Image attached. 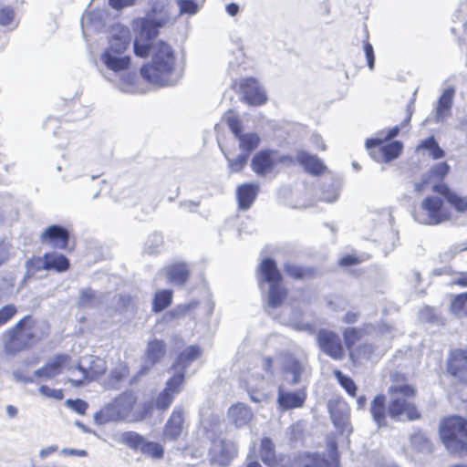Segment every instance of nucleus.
Segmentation results:
<instances>
[{
    "instance_id": "obj_1",
    "label": "nucleus",
    "mask_w": 467,
    "mask_h": 467,
    "mask_svg": "<svg viewBox=\"0 0 467 467\" xmlns=\"http://www.w3.org/2000/svg\"><path fill=\"white\" fill-rule=\"evenodd\" d=\"M389 381L390 385L387 390L389 402L383 393L377 394L370 402L369 412L378 428L387 427L388 418L400 420L404 417L409 421L419 420L421 412L413 401L418 390L410 382L408 375L394 371L389 374Z\"/></svg>"
},
{
    "instance_id": "obj_2",
    "label": "nucleus",
    "mask_w": 467,
    "mask_h": 467,
    "mask_svg": "<svg viewBox=\"0 0 467 467\" xmlns=\"http://www.w3.org/2000/svg\"><path fill=\"white\" fill-rule=\"evenodd\" d=\"M50 336V325L33 315H26L2 335V348L6 356L16 357L32 348Z\"/></svg>"
},
{
    "instance_id": "obj_3",
    "label": "nucleus",
    "mask_w": 467,
    "mask_h": 467,
    "mask_svg": "<svg viewBox=\"0 0 467 467\" xmlns=\"http://www.w3.org/2000/svg\"><path fill=\"white\" fill-rule=\"evenodd\" d=\"M149 43V52L151 51L150 63L140 68V74L148 82L159 86H174L182 78V70L176 66L173 49L162 40Z\"/></svg>"
},
{
    "instance_id": "obj_4",
    "label": "nucleus",
    "mask_w": 467,
    "mask_h": 467,
    "mask_svg": "<svg viewBox=\"0 0 467 467\" xmlns=\"http://www.w3.org/2000/svg\"><path fill=\"white\" fill-rule=\"evenodd\" d=\"M151 11L148 18L141 23V28L134 40V53L136 56L145 57L149 52V43L150 39L158 35V29L162 27L170 21V13L168 9L169 0H150Z\"/></svg>"
},
{
    "instance_id": "obj_5",
    "label": "nucleus",
    "mask_w": 467,
    "mask_h": 467,
    "mask_svg": "<svg viewBox=\"0 0 467 467\" xmlns=\"http://www.w3.org/2000/svg\"><path fill=\"white\" fill-rule=\"evenodd\" d=\"M439 435L451 453L467 455V418L458 414L443 417L440 422Z\"/></svg>"
},
{
    "instance_id": "obj_6",
    "label": "nucleus",
    "mask_w": 467,
    "mask_h": 467,
    "mask_svg": "<svg viewBox=\"0 0 467 467\" xmlns=\"http://www.w3.org/2000/svg\"><path fill=\"white\" fill-rule=\"evenodd\" d=\"M400 132L398 126L390 129L386 135L381 131L376 138L366 141V148L369 155L379 162H389L399 157L402 150L401 142L395 140L388 144L383 142L395 138Z\"/></svg>"
},
{
    "instance_id": "obj_7",
    "label": "nucleus",
    "mask_w": 467,
    "mask_h": 467,
    "mask_svg": "<svg viewBox=\"0 0 467 467\" xmlns=\"http://www.w3.org/2000/svg\"><path fill=\"white\" fill-rule=\"evenodd\" d=\"M258 271L261 283L269 285L267 292V306L276 309L284 305L288 297V289L283 285V278L276 265H260Z\"/></svg>"
},
{
    "instance_id": "obj_8",
    "label": "nucleus",
    "mask_w": 467,
    "mask_h": 467,
    "mask_svg": "<svg viewBox=\"0 0 467 467\" xmlns=\"http://www.w3.org/2000/svg\"><path fill=\"white\" fill-rule=\"evenodd\" d=\"M365 333V329L356 327H348L342 332V341L345 349L348 350V357L354 363L363 358H370L375 351V347L372 343L364 342L357 345L363 338Z\"/></svg>"
},
{
    "instance_id": "obj_9",
    "label": "nucleus",
    "mask_w": 467,
    "mask_h": 467,
    "mask_svg": "<svg viewBox=\"0 0 467 467\" xmlns=\"http://www.w3.org/2000/svg\"><path fill=\"white\" fill-rule=\"evenodd\" d=\"M119 440L130 450L140 451L142 455L152 460H161L164 457L165 450L161 443L149 441L136 431H124L121 433Z\"/></svg>"
},
{
    "instance_id": "obj_10",
    "label": "nucleus",
    "mask_w": 467,
    "mask_h": 467,
    "mask_svg": "<svg viewBox=\"0 0 467 467\" xmlns=\"http://www.w3.org/2000/svg\"><path fill=\"white\" fill-rule=\"evenodd\" d=\"M443 201L438 196L426 197L420 205V210L414 213L415 220L422 224L436 225L449 219L442 209Z\"/></svg>"
},
{
    "instance_id": "obj_11",
    "label": "nucleus",
    "mask_w": 467,
    "mask_h": 467,
    "mask_svg": "<svg viewBox=\"0 0 467 467\" xmlns=\"http://www.w3.org/2000/svg\"><path fill=\"white\" fill-rule=\"evenodd\" d=\"M317 343L320 350L334 360H341L346 356L342 338L336 331L321 328L317 334Z\"/></svg>"
},
{
    "instance_id": "obj_12",
    "label": "nucleus",
    "mask_w": 467,
    "mask_h": 467,
    "mask_svg": "<svg viewBox=\"0 0 467 467\" xmlns=\"http://www.w3.org/2000/svg\"><path fill=\"white\" fill-rule=\"evenodd\" d=\"M188 424L185 410L182 407H175L163 426L162 439L164 441H176L187 434Z\"/></svg>"
},
{
    "instance_id": "obj_13",
    "label": "nucleus",
    "mask_w": 467,
    "mask_h": 467,
    "mask_svg": "<svg viewBox=\"0 0 467 467\" xmlns=\"http://www.w3.org/2000/svg\"><path fill=\"white\" fill-rule=\"evenodd\" d=\"M184 384V372L174 373L166 381L164 389L157 395L154 406L161 411H166L172 404L175 397L182 391Z\"/></svg>"
},
{
    "instance_id": "obj_14",
    "label": "nucleus",
    "mask_w": 467,
    "mask_h": 467,
    "mask_svg": "<svg viewBox=\"0 0 467 467\" xmlns=\"http://www.w3.org/2000/svg\"><path fill=\"white\" fill-rule=\"evenodd\" d=\"M446 370L458 383L467 385V348H453L449 352Z\"/></svg>"
},
{
    "instance_id": "obj_15",
    "label": "nucleus",
    "mask_w": 467,
    "mask_h": 467,
    "mask_svg": "<svg viewBox=\"0 0 467 467\" xmlns=\"http://www.w3.org/2000/svg\"><path fill=\"white\" fill-rule=\"evenodd\" d=\"M72 357L67 353H57L49 358L41 368L35 371V376L39 379H52L61 374L65 369L69 370Z\"/></svg>"
},
{
    "instance_id": "obj_16",
    "label": "nucleus",
    "mask_w": 467,
    "mask_h": 467,
    "mask_svg": "<svg viewBox=\"0 0 467 467\" xmlns=\"http://www.w3.org/2000/svg\"><path fill=\"white\" fill-rule=\"evenodd\" d=\"M137 402V395L132 390H126L114 398L106 409L117 418L121 419L133 411Z\"/></svg>"
},
{
    "instance_id": "obj_17",
    "label": "nucleus",
    "mask_w": 467,
    "mask_h": 467,
    "mask_svg": "<svg viewBox=\"0 0 467 467\" xmlns=\"http://www.w3.org/2000/svg\"><path fill=\"white\" fill-rule=\"evenodd\" d=\"M236 454L237 449L234 442L219 439L213 441V447L210 451V462L220 466H227Z\"/></svg>"
},
{
    "instance_id": "obj_18",
    "label": "nucleus",
    "mask_w": 467,
    "mask_h": 467,
    "mask_svg": "<svg viewBox=\"0 0 467 467\" xmlns=\"http://www.w3.org/2000/svg\"><path fill=\"white\" fill-rule=\"evenodd\" d=\"M307 399L306 387H302L296 391H288L283 386L278 388L277 404L280 410H289L304 407Z\"/></svg>"
},
{
    "instance_id": "obj_19",
    "label": "nucleus",
    "mask_w": 467,
    "mask_h": 467,
    "mask_svg": "<svg viewBox=\"0 0 467 467\" xmlns=\"http://www.w3.org/2000/svg\"><path fill=\"white\" fill-rule=\"evenodd\" d=\"M276 165V150H261L255 153L251 161L252 170L259 176H265L273 171Z\"/></svg>"
},
{
    "instance_id": "obj_20",
    "label": "nucleus",
    "mask_w": 467,
    "mask_h": 467,
    "mask_svg": "<svg viewBox=\"0 0 467 467\" xmlns=\"http://www.w3.org/2000/svg\"><path fill=\"white\" fill-rule=\"evenodd\" d=\"M42 244L55 248H67L69 241V232L63 226L53 224L44 230L40 235Z\"/></svg>"
},
{
    "instance_id": "obj_21",
    "label": "nucleus",
    "mask_w": 467,
    "mask_h": 467,
    "mask_svg": "<svg viewBox=\"0 0 467 467\" xmlns=\"http://www.w3.org/2000/svg\"><path fill=\"white\" fill-rule=\"evenodd\" d=\"M240 87L244 99L248 104L257 106L266 102V93L257 79L254 78L243 79Z\"/></svg>"
},
{
    "instance_id": "obj_22",
    "label": "nucleus",
    "mask_w": 467,
    "mask_h": 467,
    "mask_svg": "<svg viewBox=\"0 0 467 467\" xmlns=\"http://www.w3.org/2000/svg\"><path fill=\"white\" fill-rule=\"evenodd\" d=\"M102 64L113 74H120L126 71L130 65V57L125 54H118L112 49H105L100 56Z\"/></svg>"
},
{
    "instance_id": "obj_23",
    "label": "nucleus",
    "mask_w": 467,
    "mask_h": 467,
    "mask_svg": "<svg viewBox=\"0 0 467 467\" xmlns=\"http://www.w3.org/2000/svg\"><path fill=\"white\" fill-rule=\"evenodd\" d=\"M69 372L70 376L67 378V382L74 388L88 385L96 380L101 374V372L93 369L92 368H86L79 363L73 368L70 367Z\"/></svg>"
},
{
    "instance_id": "obj_24",
    "label": "nucleus",
    "mask_w": 467,
    "mask_h": 467,
    "mask_svg": "<svg viewBox=\"0 0 467 467\" xmlns=\"http://www.w3.org/2000/svg\"><path fill=\"white\" fill-rule=\"evenodd\" d=\"M260 456L261 460L267 467H286L282 464L285 456L276 454L275 444L268 437H265L261 440Z\"/></svg>"
},
{
    "instance_id": "obj_25",
    "label": "nucleus",
    "mask_w": 467,
    "mask_h": 467,
    "mask_svg": "<svg viewBox=\"0 0 467 467\" xmlns=\"http://www.w3.org/2000/svg\"><path fill=\"white\" fill-rule=\"evenodd\" d=\"M296 159V162L302 165L306 171L316 176L322 174L327 169L320 159L305 150H297Z\"/></svg>"
},
{
    "instance_id": "obj_26",
    "label": "nucleus",
    "mask_w": 467,
    "mask_h": 467,
    "mask_svg": "<svg viewBox=\"0 0 467 467\" xmlns=\"http://www.w3.org/2000/svg\"><path fill=\"white\" fill-rule=\"evenodd\" d=\"M327 409L331 420L336 427L343 426L348 420V404L343 400L336 399L329 400Z\"/></svg>"
},
{
    "instance_id": "obj_27",
    "label": "nucleus",
    "mask_w": 467,
    "mask_h": 467,
    "mask_svg": "<svg viewBox=\"0 0 467 467\" xmlns=\"http://www.w3.org/2000/svg\"><path fill=\"white\" fill-rule=\"evenodd\" d=\"M455 88L451 86L442 92L436 106V119L437 123L442 122L446 117L451 115V110L453 103Z\"/></svg>"
},
{
    "instance_id": "obj_28",
    "label": "nucleus",
    "mask_w": 467,
    "mask_h": 467,
    "mask_svg": "<svg viewBox=\"0 0 467 467\" xmlns=\"http://www.w3.org/2000/svg\"><path fill=\"white\" fill-rule=\"evenodd\" d=\"M259 186L254 183H244L237 188V200L241 210H248L254 202Z\"/></svg>"
},
{
    "instance_id": "obj_29",
    "label": "nucleus",
    "mask_w": 467,
    "mask_h": 467,
    "mask_svg": "<svg viewBox=\"0 0 467 467\" xmlns=\"http://www.w3.org/2000/svg\"><path fill=\"white\" fill-rule=\"evenodd\" d=\"M228 415L231 421L238 428L248 424L253 419L251 409L244 403H236L230 407Z\"/></svg>"
},
{
    "instance_id": "obj_30",
    "label": "nucleus",
    "mask_w": 467,
    "mask_h": 467,
    "mask_svg": "<svg viewBox=\"0 0 467 467\" xmlns=\"http://www.w3.org/2000/svg\"><path fill=\"white\" fill-rule=\"evenodd\" d=\"M293 463L294 467H329L327 460L317 452H300Z\"/></svg>"
},
{
    "instance_id": "obj_31",
    "label": "nucleus",
    "mask_w": 467,
    "mask_h": 467,
    "mask_svg": "<svg viewBox=\"0 0 467 467\" xmlns=\"http://www.w3.org/2000/svg\"><path fill=\"white\" fill-rule=\"evenodd\" d=\"M307 368V362L306 360L299 359L296 357L289 356L286 358L285 366H284V372L287 374L292 375V385H296L301 381V378L303 373Z\"/></svg>"
},
{
    "instance_id": "obj_32",
    "label": "nucleus",
    "mask_w": 467,
    "mask_h": 467,
    "mask_svg": "<svg viewBox=\"0 0 467 467\" xmlns=\"http://www.w3.org/2000/svg\"><path fill=\"white\" fill-rule=\"evenodd\" d=\"M433 191L443 195L447 202L454 207L457 212L463 213L467 210V199L451 192L446 184H435Z\"/></svg>"
},
{
    "instance_id": "obj_33",
    "label": "nucleus",
    "mask_w": 467,
    "mask_h": 467,
    "mask_svg": "<svg viewBox=\"0 0 467 467\" xmlns=\"http://www.w3.org/2000/svg\"><path fill=\"white\" fill-rule=\"evenodd\" d=\"M166 355V344L161 339H152L148 343L145 357L147 361L154 366Z\"/></svg>"
},
{
    "instance_id": "obj_34",
    "label": "nucleus",
    "mask_w": 467,
    "mask_h": 467,
    "mask_svg": "<svg viewBox=\"0 0 467 467\" xmlns=\"http://www.w3.org/2000/svg\"><path fill=\"white\" fill-rule=\"evenodd\" d=\"M164 250V238L161 233L154 231L146 237L142 253L153 255L159 254Z\"/></svg>"
},
{
    "instance_id": "obj_35",
    "label": "nucleus",
    "mask_w": 467,
    "mask_h": 467,
    "mask_svg": "<svg viewBox=\"0 0 467 467\" xmlns=\"http://www.w3.org/2000/svg\"><path fill=\"white\" fill-rule=\"evenodd\" d=\"M130 42V34L128 28H121L119 34L112 35L109 45L106 49H112L118 54H125Z\"/></svg>"
},
{
    "instance_id": "obj_36",
    "label": "nucleus",
    "mask_w": 467,
    "mask_h": 467,
    "mask_svg": "<svg viewBox=\"0 0 467 467\" xmlns=\"http://www.w3.org/2000/svg\"><path fill=\"white\" fill-rule=\"evenodd\" d=\"M202 354L201 348L198 346H190L183 351H182L175 363L172 365V368H176L177 367H181L180 371H183L185 373V369L190 363L197 359Z\"/></svg>"
},
{
    "instance_id": "obj_37",
    "label": "nucleus",
    "mask_w": 467,
    "mask_h": 467,
    "mask_svg": "<svg viewBox=\"0 0 467 467\" xmlns=\"http://www.w3.org/2000/svg\"><path fill=\"white\" fill-rule=\"evenodd\" d=\"M173 293L170 289L159 290L154 294L151 310L159 313L169 307L172 303Z\"/></svg>"
},
{
    "instance_id": "obj_38",
    "label": "nucleus",
    "mask_w": 467,
    "mask_h": 467,
    "mask_svg": "<svg viewBox=\"0 0 467 467\" xmlns=\"http://www.w3.org/2000/svg\"><path fill=\"white\" fill-rule=\"evenodd\" d=\"M236 139L239 140L240 150L244 151V154H248V156L258 147L260 142V138L256 133H241Z\"/></svg>"
},
{
    "instance_id": "obj_39",
    "label": "nucleus",
    "mask_w": 467,
    "mask_h": 467,
    "mask_svg": "<svg viewBox=\"0 0 467 467\" xmlns=\"http://www.w3.org/2000/svg\"><path fill=\"white\" fill-rule=\"evenodd\" d=\"M199 306V301L192 300L187 304H180L167 313L171 319H178L191 315Z\"/></svg>"
},
{
    "instance_id": "obj_40",
    "label": "nucleus",
    "mask_w": 467,
    "mask_h": 467,
    "mask_svg": "<svg viewBox=\"0 0 467 467\" xmlns=\"http://www.w3.org/2000/svg\"><path fill=\"white\" fill-rule=\"evenodd\" d=\"M333 375L337 379L338 384L345 389V391L352 398L357 397L358 387L354 380L342 373L339 369H335Z\"/></svg>"
},
{
    "instance_id": "obj_41",
    "label": "nucleus",
    "mask_w": 467,
    "mask_h": 467,
    "mask_svg": "<svg viewBox=\"0 0 467 467\" xmlns=\"http://www.w3.org/2000/svg\"><path fill=\"white\" fill-rule=\"evenodd\" d=\"M121 78L117 83V87L122 90L123 92L128 93H135L137 92V88L135 86V80H136V74L135 73H120Z\"/></svg>"
},
{
    "instance_id": "obj_42",
    "label": "nucleus",
    "mask_w": 467,
    "mask_h": 467,
    "mask_svg": "<svg viewBox=\"0 0 467 467\" xmlns=\"http://www.w3.org/2000/svg\"><path fill=\"white\" fill-rule=\"evenodd\" d=\"M183 265H178L170 269L168 278L170 282L177 285H183L189 277V271L182 267Z\"/></svg>"
},
{
    "instance_id": "obj_43",
    "label": "nucleus",
    "mask_w": 467,
    "mask_h": 467,
    "mask_svg": "<svg viewBox=\"0 0 467 467\" xmlns=\"http://www.w3.org/2000/svg\"><path fill=\"white\" fill-rule=\"evenodd\" d=\"M285 272L294 279H308L315 275L314 270L299 267L297 265H285Z\"/></svg>"
},
{
    "instance_id": "obj_44",
    "label": "nucleus",
    "mask_w": 467,
    "mask_h": 467,
    "mask_svg": "<svg viewBox=\"0 0 467 467\" xmlns=\"http://www.w3.org/2000/svg\"><path fill=\"white\" fill-rule=\"evenodd\" d=\"M204 0H177L181 14L194 15Z\"/></svg>"
},
{
    "instance_id": "obj_45",
    "label": "nucleus",
    "mask_w": 467,
    "mask_h": 467,
    "mask_svg": "<svg viewBox=\"0 0 467 467\" xmlns=\"http://www.w3.org/2000/svg\"><path fill=\"white\" fill-rule=\"evenodd\" d=\"M451 310L454 314H462L467 316V292L457 295L451 304Z\"/></svg>"
},
{
    "instance_id": "obj_46",
    "label": "nucleus",
    "mask_w": 467,
    "mask_h": 467,
    "mask_svg": "<svg viewBox=\"0 0 467 467\" xmlns=\"http://www.w3.org/2000/svg\"><path fill=\"white\" fill-rule=\"evenodd\" d=\"M17 314V307L14 304H7L0 308V327L11 321Z\"/></svg>"
},
{
    "instance_id": "obj_47",
    "label": "nucleus",
    "mask_w": 467,
    "mask_h": 467,
    "mask_svg": "<svg viewBox=\"0 0 467 467\" xmlns=\"http://www.w3.org/2000/svg\"><path fill=\"white\" fill-rule=\"evenodd\" d=\"M248 154L241 153L234 159H229L228 157V167L231 172H239L241 171L248 161Z\"/></svg>"
},
{
    "instance_id": "obj_48",
    "label": "nucleus",
    "mask_w": 467,
    "mask_h": 467,
    "mask_svg": "<svg viewBox=\"0 0 467 467\" xmlns=\"http://www.w3.org/2000/svg\"><path fill=\"white\" fill-rule=\"evenodd\" d=\"M66 404L68 408H70L71 410H73L74 411H76L77 413H78L80 415L86 414V411L88 408V403L85 400H80V399L67 400Z\"/></svg>"
},
{
    "instance_id": "obj_49",
    "label": "nucleus",
    "mask_w": 467,
    "mask_h": 467,
    "mask_svg": "<svg viewBox=\"0 0 467 467\" xmlns=\"http://www.w3.org/2000/svg\"><path fill=\"white\" fill-rule=\"evenodd\" d=\"M39 392L43 396H45V397H47L48 399L56 400H61L64 398V392H63L62 389H51V388H49L47 385H42L39 388Z\"/></svg>"
},
{
    "instance_id": "obj_50",
    "label": "nucleus",
    "mask_w": 467,
    "mask_h": 467,
    "mask_svg": "<svg viewBox=\"0 0 467 467\" xmlns=\"http://www.w3.org/2000/svg\"><path fill=\"white\" fill-rule=\"evenodd\" d=\"M226 122L235 138L241 134V121L236 115L230 113L226 117Z\"/></svg>"
},
{
    "instance_id": "obj_51",
    "label": "nucleus",
    "mask_w": 467,
    "mask_h": 467,
    "mask_svg": "<svg viewBox=\"0 0 467 467\" xmlns=\"http://www.w3.org/2000/svg\"><path fill=\"white\" fill-rule=\"evenodd\" d=\"M449 170L450 166L447 164V162H439L431 169V175L432 177L441 179L449 172Z\"/></svg>"
},
{
    "instance_id": "obj_52",
    "label": "nucleus",
    "mask_w": 467,
    "mask_h": 467,
    "mask_svg": "<svg viewBox=\"0 0 467 467\" xmlns=\"http://www.w3.org/2000/svg\"><path fill=\"white\" fill-rule=\"evenodd\" d=\"M43 263H68V259L58 252H51L44 254Z\"/></svg>"
},
{
    "instance_id": "obj_53",
    "label": "nucleus",
    "mask_w": 467,
    "mask_h": 467,
    "mask_svg": "<svg viewBox=\"0 0 467 467\" xmlns=\"http://www.w3.org/2000/svg\"><path fill=\"white\" fill-rule=\"evenodd\" d=\"M14 11L9 7L0 8V25L9 26L14 22Z\"/></svg>"
},
{
    "instance_id": "obj_54",
    "label": "nucleus",
    "mask_w": 467,
    "mask_h": 467,
    "mask_svg": "<svg viewBox=\"0 0 467 467\" xmlns=\"http://www.w3.org/2000/svg\"><path fill=\"white\" fill-rule=\"evenodd\" d=\"M364 52L367 57L368 66L372 70L375 65V56L373 51V47L369 42H365L364 44Z\"/></svg>"
},
{
    "instance_id": "obj_55",
    "label": "nucleus",
    "mask_w": 467,
    "mask_h": 467,
    "mask_svg": "<svg viewBox=\"0 0 467 467\" xmlns=\"http://www.w3.org/2000/svg\"><path fill=\"white\" fill-rule=\"evenodd\" d=\"M304 439V431L299 425H292L289 429V440L291 441H302Z\"/></svg>"
},
{
    "instance_id": "obj_56",
    "label": "nucleus",
    "mask_w": 467,
    "mask_h": 467,
    "mask_svg": "<svg viewBox=\"0 0 467 467\" xmlns=\"http://www.w3.org/2000/svg\"><path fill=\"white\" fill-rule=\"evenodd\" d=\"M129 368L127 366H121L119 369H114L111 372V379L116 381H121L129 376Z\"/></svg>"
},
{
    "instance_id": "obj_57",
    "label": "nucleus",
    "mask_w": 467,
    "mask_h": 467,
    "mask_svg": "<svg viewBox=\"0 0 467 467\" xmlns=\"http://www.w3.org/2000/svg\"><path fill=\"white\" fill-rule=\"evenodd\" d=\"M460 248L458 246H451L447 251L441 254V261H451L454 259L458 260V252Z\"/></svg>"
},
{
    "instance_id": "obj_58",
    "label": "nucleus",
    "mask_w": 467,
    "mask_h": 467,
    "mask_svg": "<svg viewBox=\"0 0 467 467\" xmlns=\"http://www.w3.org/2000/svg\"><path fill=\"white\" fill-rule=\"evenodd\" d=\"M11 247L5 242H0V263L10 260Z\"/></svg>"
},
{
    "instance_id": "obj_59",
    "label": "nucleus",
    "mask_w": 467,
    "mask_h": 467,
    "mask_svg": "<svg viewBox=\"0 0 467 467\" xmlns=\"http://www.w3.org/2000/svg\"><path fill=\"white\" fill-rule=\"evenodd\" d=\"M329 456L332 460H338L337 442L336 440L331 439L327 443Z\"/></svg>"
},
{
    "instance_id": "obj_60",
    "label": "nucleus",
    "mask_w": 467,
    "mask_h": 467,
    "mask_svg": "<svg viewBox=\"0 0 467 467\" xmlns=\"http://www.w3.org/2000/svg\"><path fill=\"white\" fill-rule=\"evenodd\" d=\"M69 265H41L36 267L37 270L39 269H45V270H50L54 269L57 272H64L68 269Z\"/></svg>"
},
{
    "instance_id": "obj_61",
    "label": "nucleus",
    "mask_w": 467,
    "mask_h": 467,
    "mask_svg": "<svg viewBox=\"0 0 467 467\" xmlns=\"http://www.w3.org/2000/svg\"><path fill=\"white\" fill-rule=\"evenodd\" d=\"M61 453L65 456H78V457H85L87 456V451L85 450H77V449H63Z\"/></svg>"
},
{
    "instance_id": "obj_62",
    "label": "nucleus",
    "mask_w": 467,
    "mask_h": 467,
    "mask_svg": "<svg viewBox=\"0 0 467 467\" xmlns=\"http://www.w3.org/2000/svg\"><path fill=\"white\" fill-rule=\"evenodd\" d=\"M296 161V159L290 155H280L276 151V164L284 163L286 165L294 164Z\"/></svg>"
},
{
    "instance_id": "obj_63",
    "label": "nucleus",
    "mask_w": 467,
    "mask_h": 467,
    "mask_svg": "<svg viewBox=\"0 0 467 467\" xmlns=\"http://www.w3.org/2000/svg\"><path fill=\"white\" fill-rule=\"evenodd\" d=\"M132 301H133V299H132L131 296L121 295L119 297L118 304L120 308H127L132 304Z\"/></svg>"
},
{
    "instance_id": "obj_64",
    "label": "nucleus",
    "mask_w": 467,
    "mask_h": 467,
    "mask_svg": "<svg viewBox=\"0 0 467 467\" xmlns=\"http://www.w3.org/2000/svg\"><path fill=\"white\" fill-rule=\"evenodd\" d=\"M95 298V293L91 289L83 290L80 294V301L82 303H88Z\"/></svg>"
}]
</instances>
